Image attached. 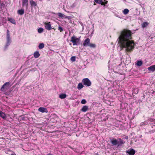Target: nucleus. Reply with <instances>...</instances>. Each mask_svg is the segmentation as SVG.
Returning <instances> with one entry per match:
<instances>
[{"label": "nucleus", "instance_id": "29", "mask_svg": "<svg viewBox=\"0 0 155 155\" xmlns=\"http://www.w3.org/2000/svg\"><path fill=\"white\" fill-rule=\"evenodd\" d=\"M43 31V29L41 28H39L38 30V33H41Z\"/></svg>", "mask_w": 155, "mask_h": 155}, {"label": "nucleus", "instance_id": "35", "mask_svg": "<svg viewBox=\"0 0 155 155\" xmlns=\"http://www.w3.org/2000/svg\"><path fill=\"white\" fill-rule=\"evenodd\" d=\"M128 137L127 136H126L125 137V139H128Z\"/></svg>", "mask_w": 155, "mask_h": 155}, {"label": "nucleus", "instance_id": "26", "mask_svg": "<svg viewBox=\"0 0 155 155\" xmlns=\"http://www.w3.org/2000/svg\"><path fill=\"white\" fill-rule=\"evenodd\" d=\"M44 47V44L43 43H40L38 46L39 49H41L43 48Z\"/></svg>", "mask_w": 155, "mask_h": 155}, {"label": "nucleus", "instance_id": "30", "mask_svg": "<svg viewBox=\"0 0 155 155\" xmlns=\"http://www.w3.org/2000/svg\"><path fill=\"white\" fill-rule=\"evenodd\" d=\"M75 59L76 58L74 56L72 57L71 58V60L73 62L75 61Z\"/></svg>", "mask_w": 155, "mask_h": 155}, {"label": "nucleus", "instance_id": "3", "mask_svg": "<svg viewBox=\"0 0 155 155\" xmlns=\"http://www.w3.org/2000/svg\"><path fill=\"white\" fill-rule=\"evenodd\" d=\"M11 41V40L9 34V31L8 30H7V42L5 46V50H6L8 46L9 45Z\"/></svg>", "mask_w": 155, "mask_h": 155}, {"label": "nucleus", "instance_id": "31", "mask_svg": "<svg viewBox=\"0 0 155 155\" xmlns=\"http://www.w3.org/2000/svg\"><path fill=\"white\" fill-rule=\"evenodd\" d=\"M4 4L3 3H0V8L2 9L4 7Z\"/></svg>", "mask_w": 155, "mask_h": 155}, {"label": "nucleus", "instance_id": "34", "mask_svg": "<svg viewBox=\"0 0 155 155\" xmlns=\"http://www.w3.org/2000/svg\"><path fill=\"white\" fill-rule=\"evenodd\" d=\"M30 71H36V69H34V68H33V69H31Z\"/></svg>", "mask_w": 155, "mask_h": 155}, {"label": "nucleus", "instance_id": "15", "mask_svg": "<svg viewBox=\"0 0 155 155\" xmlns=\"http://www.w3.org/2000/svg\"><path fill=\"white\" fill-rule=\"evenodd\" d=\"M110 142L112 145H116L117 144V140L112 139L111 140Z\"/></svg>", "mask_w": 155, "mask_h": 155}, {"label": "nucleus", "instance_id": "25", "mask_svg": "<svg viewBox=\"0 0 155 155\" xmlns=\"http://www.w3.org/2000/svg\"><path fill=\"white\" fill-rule=\"evenodd\" d=\"M123 12L125 15H126L128 13L129 10L128 9L125 8L123 11Z\"/></svg>", "mask_w": 155, "mask_h": 155}, {"label": "nucleus", "instance_id": "14", "mask_svg": "<svg viewBox=\"0 0 155 155\" xmlns=\"http://www.w3.org/2000/svg\"><path fill=\"white\" fill-rule=\"evenodd\" d=\"M148 70L151 71L153 72L155 71V65H152L148 68Z\"/></svg>", "mask_w": 155, "mask_h": 155}, {"label": "nucleus", "instance_id": "18", "mask_svg": "<svg viewBox=\"0 0 155 155\" xmlns=\"http://www.w3.org/2000/svg\"><path fill=\"white\" fill-rule=\"evenodd\" d=\"M40 54L38 51H36L34 54V56L35 58H37L39 57Z\"/></svg>", "mask_w": 155, "mask_h": 155}, {"label": "nucleus", "instance_id": "28", "mask_svg": "<svg viewBox=\"0 0 155 155\" xmlns=\"http://www.w3.org/2000/svg\"><path fill=\"white\" fill-rule=\"evenodd\" d=\"M148 23L146 22H144L142 23V27L143 28H144L146 27L147 25H148Z\"/></svg>", "mask_w": 155, "mask_h": 155}, {"label": "nucleus", "instance_id": "19", "mask_svg": "<svg viewBox=\"0 0 155 155\" xmlns=\"http://www.w3.org/2000/svg\"><path fill=\"white\" fill-rule=\"evenodd\" d=\"M8 21H9L10 22L14 24H16L15 21L13 18H8Z\"/></svg>", "mask_w": 155, "mask_h": 155}, {"label": "nucleus", "instance_id": "9", "mask_svg": "<svg viewBox=\"0 0 155 155\" xmlns=\"http://www.w3.org/2000/svg\"><path fill=\"white\" fill-rule=\"evenodd\" d=\"M45 28L48 30H51L52 28L51 24L49 23H45Z\"/></svg>", "mask_w": 155, "mask_h": 155}, {"label": "nucleus", "instance_id": "4", "mask_svg": "<svg viewBox=\"0 0 155 155\" xmlns=\"http://www.w3.org/2000/svg\"><path fill=\"white\" fill-rule=\"evenodd\" d=\"M82 82L83 84L85 86L89 87L91 85V83L89 79L88 78H85L82 80Z\"/></svg>", "mask_w": 155, "mask_h": 155}, {"label": "nucleus", "instance_id": "11", "mask_svg": "<svg viewBox=\"0 0 155 155\" xmlns=\"http://www.w3.org/2000/svg\"><path fill=\"white\" fill-rule=\"evenodd\" d=\"M38 110L39 111L42 113L48 112L46 108L42 107L39 108Z\"/></svg>", "mask_w": 155, "mask_h": 155}, {"label": "nucleus", "instance_id": "36", "mask_svg": "<svg viewBox=\"0 0 155 155\" xmlns=\"http://www.w3.org/2000/svg\"><path fill=\"white\" fill-rule=\"evenodd\" d=\"M153 93H155V91L153 92Z\"/></svg>", "mask_w": 155, "mask_h": 155}, {"label": "nucleus", "instance_id": "20", "mask_svg": "<svg viewBox=\"0 0 155 155\" xmlns=\"http://www.w3.org/2000/svg\"><path fill=\"white\" fill-rule=\"evenodd\" d=\"M0 116L3 119L5 118L6 117L5 114L1 111H0Z\"/></svg>", "mask_w": 155, "mask_h": 155}, {"label": "nucleus", "instance_id": "23", "mask_svg": "<svg viewBox=\"0 0 155 155\" xmlns=\"http://www.w3.org/2000/svg\"><path fill=\"white\" fill-rule=\"evenodd\" d=\"M84 87V86L82 83H79L78 85L77 88L79 89H81Z\"/></svg>", "mask_w": 155, "mask_h": 155}, {"label": "nucleus", "instance_id": "12", "mask_svg": "<svg viewBox=\"0 0 155 155\" xmlns=\"http://www.w3.org/2000/svg\"><path fill=\"white\" fill-rule=\"evenodd\" d=\"M28 0H22V6H24L25 5L26 8H28Z\"/></svg>", "mask_w": 155, "mask_h": 155}, {"label": "nucleus", "instance_id": "17", "mask_svg": "<svg viewBox=\"0 0 155 155\" xmlns=\"http://www.w3.org/2000/svg\"><path fill=\"white\" fill-rule=\"evenodd\" d=\"M88 109V106H84L81 110V111L84 112H86Z\"/></svg>", "mask_w": 155, "mask_h": 155}, {"label": "nucleus", "instance_id": "33", "mask_svg": "<svg viewBox=\"0 0 155 155\" xmlns=\"http://www.w3.org/2000/svg\"><path fill=\"white\" fill-rule=\"evenodd\" d=\"M58 29L60 31V32H62V31H63V28L61 27L60 26H59L58 27Z\"/></svg>", "mask_w": 155, "mask_h": 155}, {"label": "nucleus", "instance_id": "10", "mask_svg": "<svg viewBox=\"0 0 155 155\" xmlns=\"http://www.w3.org/2000/svg\"><path fill=\"white\" fill-rule=\"evenodd\" d=\"M30 3L31 5V7L32 8L33 7H35L37 6V4L36 2L33 1V0H30Z\"/></svg>", "mask_w": 155, "mask_h": 155}, {"label": "nucleus", "instance_id": "2", "mask_svg": "<svg viewBox=\"0 0 155 155\" xmlns=\"http://www.w3.org/2000/svg\"><path fill=\"white\" fill-rule=\"evenodd\" d=\"M71 41L72 42L73 45H78L80 44V39L74 36L71 37Z\"/></svg>", "mask_w": 155, "mask_h": 155}, {"label": "nucleus", "instance_id": "27", "mask_svg": "<svg viewBox=\"0 0 155 155\" xmlns=\"http://www.w3.org/2000/svg\"><path fill=\"white\" fill-rule=\"evenodd\" d=\"M91 48H95L96 47V45L94 44H91L90 43L88 46Z\"/></svg>", "mask_w": 155, "mask_h": 155}, {"label": "nucleus", "instance_id": "32", "mask_svg": "<svg viewBox=\"0 0 155 155\" xmlns=\"http://www.w3.org/2000/svg\"><path fill=\"white\" fill-rule=\"evenodd\" d=\"M86 103V101L85 99H82L81 101V103L83 104H85Z\"/></svg>", "mask_w": 155, "mask_h": 155}, {"label": "nucleus", "instance_id": "24", "mask_svg": "<svg viewBox=\"0 0 155 155\" xmlns=\"http://www.w3.org/2000/svg\"><path fill=\"white\" fill-rule=\"evenodd\" d=\"M66 97V95L65 94H61L59 95V97L62 99H64Z\"/></svg>", "mask_w": 155, "mask_h": 155}, {"label": "nucleus", "instance_id": "22", "mask_svg": "<svg viewBox=\"0 0 155 155\" xmlns=\"http://www.w3.org/2000/svg\"><path fill=\"white\" fill-rule=\"evenodd\" d=\"M143 64L142 61L138 60L137 61L136 64L138 66H140Z\"/></svg>", "mask_w": 155, "mask_h": 155}, {"label": "nucleus", "instance_id": "5", "mask_svg": "<svg viewBox=\"0 0 155 155\" xmlns=\"http://www.w3.org/2000/svg\"><path fill=\"white\" fill-rule=\"evenodd\" d=\"M10 84L9 82H7L5 83L2 87L1 90L3 91L5 89H7L9 87Z\"/></svg>", "mask_w": 155, "mask_h": 155}, {"label": "nucleus", "instance_id": "7", "mask_svg": "<svg viewBox=\"0 0 155 155\" xmlns=\"http://www.w3.org/2000/svg\"><path fill=\"white\" fill-rule=\"evenodd\" d=\"M90 43V40L89 38L86 39L83 43V45L84 46H87L89 45Z\"/></svg>", "mask_w": 155, "mask_h": 155}, {"label": "nucleus", "instance_id": "8", "mask_svg": "<svg viewBox=\"0 0 155 155\" xmlns=\"http://www.w3.org/2000/svg\"><path fill=\"white\" fill-rule=\"evenodd\" d=\"M57 15L58 16L62 18H66L69 19L70 17L69 16H65L64 14L60 12L58 13Z\"/></svg>", "mask_w": 155, "mask_h": 155}, {"label": "nucleus", "instance_id": "1", "mask_svg": "<svg viewBox=\"0 0 155 155\" xmlns=\"http://www.w3.org/2000/svg\"><path fill=\"white\" fill-rule=\"evenodd\" d=\"M132 39L131 32L129 30L124 29L122 31L118 38L119 43L121 46L126 48V50L128 52L133 51L134 47L135 44L132 41L130 40Z\"/></svg>", "mask_w": 155, "mask_h": 155}, {"label": "nucleus", "instance_id": "16", "mask_svg": "<svg viewBox=\"0 0 155 155\" xmlns=\"http://www.w3.org/2000/svg\"><path fill=\"white\" fill-rule=\"evenodd\" d=\"M25 12V10L24 9H21L18 10L17 11V13L20 15H22L24 14Z\"/></svg>", "mask_w": 155, "mask_h": 155}, {"label": "nucleus", "instance_id": "21", "mask_svg": "<svg viewBox=\"0 0 155 155\" xmlns=\"http://www.w3.org/2000/svg\"><path fill=\"white\" fill-rule=\"evenodd\" d=\"M95 2L97 3L101 4L102 5H104V2L102 1V0H94Z\"/></svg>", "mask_w": 155, "mask_h": 155}, {"label": "nucleus", "instance_id": "6", "mask_svg": "<svg viewBox=\"0 0 155 155\" xmlns=\"http://www.w3.org/2000/svg\"><path fill=\"white\" fill-rule=\"evenodd\" d=\"M126 152L129 155H134L135 153V151L133 149L131 148L127 150Z\"/></svg>", "mask_w": 155, "mask_h": 155}, {"label": "nucleus", "instance_id": "13", "mask_svg": "<svg viewBox=\"0 0 155 155\" xmlns=\"http://www.w3.org/2000/svg\"><path fill=\"white\" fill-rule=\"evenodd\" d=\"M124 141L122 140L120 138L118 139L117 140V143L118 145V146H119L120 145H121L123 144H124Z\"/></svg>", "mask_w": 155, "mask_h": 155}]
</instances>
